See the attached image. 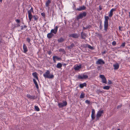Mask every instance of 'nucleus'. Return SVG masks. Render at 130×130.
Masks as SVG:
<instances>
[{"mask_svg":"<svg viewBox=\"0 0 130 130\" xmlns=\"http://www.w3.org/2000/svg\"><path fill=\"white\" fill-rule=\"evenodd\" d=\"M86 27L87 29H90L92 27V26L91 25H89L86 26Z\"/></svg>","mask_w":130,"mask_h":130,"instance_id":"nucleus-41","label":"nucleus"},{"mask_svg":"<svg viewBox=\"0 0 130 130\" xmlns=\"http://www.w3.org/2000/svg\"><path fill=\"white\" fill-rule=\"evenodd\" d=\"M51 2V1L50 0H48L45 3V6L47 7H48L50 3Z\"/></svg>","mask_w":130,"mask_h":130,"instance_id":"nucleus-25","label":"nucleus"},{"mask_svg":"<svg viewBox=\"0 0 130 130\" xmlns=\"http://www.w3.org/2000/svg\"><path fill=\"white\" fill-rule=\"evenodd\" d=\"M62 67V64L60 63H58L56 66V67L58 68H60Z\"/></svg>","mask_w":130,"mask_h":130,"instance_id":"nucleus-26","label":"nucleus"},{"mask_svg":"<svg viewBox=\"0 0 130 130\" xmlns=\"http://www.w3.org/2000/svg\"><path fill=\"white\" fill-rule=\"evenodd\" d=\"M20 26V25L19 24H17V27H18Z\"/></svg>","mask_w":130,"mask_h":130,"instance_id":"nucleus-49","label":"nucleus"},{"mask_svg":"<svg viewBox=\"0 0 130 130\" xmlns=\"http://www.w3.org/2000/svg\"><path fill=\"white\" fill-rule=\"evenodd\" d=\"M15 21L18 23H20V21L19 19H16L15 20Z\"/></svg>","mask_w":130,"mask_h":130,"instance_id":"nucleus-39","label":"nucleus"},{"mask_svg":"<svg viewBox=\"0 0 130 130\" xmlns=\"http://www.w3.org/2000/svg\"><path fill=\"white\" fill-rule=\"evenodd\" d=\"M109 17L108 16H105V20L104 22V30L106 31L108 27V22Z\"/></svg>","mask_w":130,"mask_h":130,"instance_id":"nucleus-2","label":"nucleus"},{"mask_svg":"<svg viewBox=\"0 0 130 130\" xmlns=\"http://www.w3.org/2000/svg\"><path fill=\"white\" fill-rule=\"evenodd\" d=\"M112 44L113 45H115L116 44V42L115 41H113L112 43Z\"/></svg>","mask_w":130,"mask_h":130,"instance_id":"nucleus-40","label":"nucleus"},{"mask_svg":"<svg viewBox=\"0 0 130 130\" xmlns=\"http://www.w3.org/2000/svg\"><path fill=\"white\" fill-rule=\"evenodd\" d=\"M104 91L103 90H101L100 89H98L96 91V93L98 94L100 93H104Z\"/></svg>","mask_w":130,"mask_h":130,"instance_id":"nucleus-24","label":"nucleus"},{"mask_svg":"<svg viewBox=\"0 0 130 130\" xmlns=\"http://www.w3.org/2000/svg\"><path fill=\"white\" fill-rule=\"evenodd\" d=\"M34 12V10L33 8L32 7H31V9L28 11V17L29 20H31L32 15L31 12Z\"/></svg>","mask_w":130,"mask_h":130,"instance_id":"nucleus-6","label":"nucleus"},{"mask_svg":"<svg viewBox=\"0 0 130 130\" xmlns=\"http://www.w3.org/2000/svg\"><path fill=\"white\" fill-rule=\"evenodd\" d=\"M102 25V21H101V22H100V25Z\"/></svg>","mask_w":130,"mask_h":130,"instance_id":"nucleus-52","label":"nucleus"},{"mask_svg":"<svg viewBox=\"0 0 130 130\" xmlns=\"http://www.w3.org/2000/svg\"><path fill=\"white\" fill-rule=\"evenodd\" d=\"M32 75L34 78H36L37 80H38V74L36 72H35L32 73Z\"/></svg>","mask_w":130,"mask_h":130,"instance_id":"nucleus-17","label":"nucleus"},{"mask_svg":"<svg viewBox=\"0 0 130 130\" xmlns=\"http://www.w3.org/2000/svg\"><path fill=\"white\" fill-rule=\"evenodd\" d=\"M85 94L83 93H82L80 96L79 98L80 99L83 98L85 97Z\"/></svg>","mask_w":130,"mask_h":130,"instance_id":"nucleus-30","label":"nucleus"},{"mask_svg":"<svg viewBox=\"0 0 130 130\" xmlns=\"http://www.w3.org/2000/svg\"><path fill=\"white\" fill-rule=\"evenodd\" d=\"M85 102L86 103H87V104H90V101H89L87 100H86V101Z\"/></svg>","mask_w":130,"mask_h":130,"instance_id":"nucleus-37","label":"nucleus"},{"mask_svg":"<svg viewBox=\"0 0 130 130\" xmlns=\"http://www.w3.org/2000/svg\"><path fill=\"white\" fill-rule=\"evenodd\" d=\"M41 15L44 18H45V14L44 12H42L41 13Z\"/></svg>","mask_w":130,"mask_h":130,"instance_id":"nucleus-38","label":"nucleus"},{"mask_svg":"<svg viewBox=\"0 0 130 130\" xmlns=\"http://www.w3.org/2000/svg\"><path fill=\"white\" fill-rule=\"evenodd\" d=\"M64 41V39L62 37L60 38L58 40V42H62Z\"/></svg>","mask_w":130,"mask_h":130,"instance_id":"nucleus-27","label":"nucleus"},{"mask_svg":"<svg viewBox=\"0 0 130 130\" xmlns=\"http://www.w3.org/2000/svg\"><path fill=\"white\" fill-rule=\"evenodd\" d=\"M64 65H66V64H64Z\"/></svg>","mask_w":130,"mask_h":130,"instance_id":"nucleus-58","label":"nucleus"},{"mask_svg":"<svg viewBox=\"0 0 130 130\" xmlns=\"http://www.w3.org/2000/svg\"><path fill=\"white\" fill-rule=\"evenodd\" d=\"M59 50V51H61L62 52H64V49H63L60 48Z\"/></svg>","mask_w":130,"mask_h":130,"instance_id":"nucleus-42","label":"nucleus"},{"mask_svg":"<svg viewBox=\"0 0 130 130\" xmlns=\"http://www.w3.org/2000/svg\"><path fill=\"white\" fill-rule=\"evenodd\" d=\"M82 67L81 65H77L74 67V69L75 70H78L80 69Z\"/></svg>","mask_w":130,"mask_h":130,"instance_id":"nucleus-22","label":"nucleus"},{"mask_svg":"<svg viewBox=\"0 0 130 130\" xmlns=\"http://www.w3.org/2000/svg\"><path fill=\"white\" fill-rule=\"evenodd\" d=\"M105 62L102 59H99L96 62V64H104Z\"/></svg>","mask_w":130,"mask_h":130,"instance_id":"nucleus-11","label":"nucleus"},{"mask_svg":"<svg viewBox=\"0 0 130 130\" xmlns=\"http://www.w3.org/2000/svg\"><path fill=\"white\" fill-rule=\"evenodd\" d=\"M113 67H114V69L115 70H117L119 68V65L118 63H116V64H113Z\"/></svg>","mask_w":130,"mask_h":130,"instance_id":"nucleus-21","label":"nucleus"},{"mask_svg":"<svg viewBox=\"0 0 130 130\" xmlns=\"http://www.w3.org/2000/svg\"><path fill=\"white\" fill-rule=\"evenodd\" d=\"M113 12L112 11L110 10V13L109 14V17H111L113 15Z\"/></svg>","mask_w":130,"mask_h":130,"instance_id":"nucleus-32","label":"nucleus"},{"mask_svg":"<svg viewBox=\"0 0 130 130\" xmlns=\"http://www.w3.org/2000/svg\"><path fill=\"white\" fill-rule=\"evenodd\" d=\"M87 86V84L86 83H84L83 84H79V87L80 88H82L84 87H86Z\"/></svg>","mask_w":130,"mask_h":130,"instance_id":"nucleus-23","label":"nucleus"},{"mask_svg":"<svg viewBox=\"0 0 130 130\" xmlns=\"http://www.w3.org/2000/svg\"><path fill=\"white\" fill-rule=\"evenodd\" d=\"M98 34V35H100V34Z\"/></svg>","mask_w":130,"mask_h":130,"instance_id":"nucleus-56","label":"nucleus"},{"mask_svg":"<svg viewBox=\"0 0 130 130\" xmlns=\"http://www.w3.org/2000/svg\"><path fill=\"white\" fill-rule=\"evenodd\" d=\"M95 113V110L94 109H92V114L91 115V118L92 120H94L95 118L94 115Z\"/></svg>","mask_w":130,"mask_h":130,"instance_id":"nucleus-15","label":"nucleus"},{"mask_svg":"<svg viewBox=\"0 0 130 130\" xmlns=\"http://www.w3.org/2000/svg\"><path fill=\"white\" fill-rule=\"evenodd\" d=\"M112 83L111 81L110 80H108V84H111Z\"/></svg>","mask_w":130,"mask_h":130,"instance_id":"nucleus-46","label":"nucleus"},{"mask_svg":"<svg viewBox=\"0 0 130 130\" xmlns=\"http://www.w3.org/2000/svg\"><path fill=\"white\" fill-rule=\"evenodd\" d=\"M87 29V28L86 27H83V30H85L86 29Z\"/></svg>","mask_w":130,"mask_h":130,"instance_id":"nucleus-50","label":"nucleus"},{"mask_svg":"<svg viewBox=\"0 0 130 130\" xmlns=\"http://www.w3.org/2000/svg\"><path fill=\"white\" fill-rule=\"evenodd\" d=\"M117 130H120V129H118Z\"/></svg>","mask_w":130,"mask_h":130,"instance_id":"nucleus-55","label":"nucleus"},{"mask_svg":"<svg viewBox=\"0 0 130 130\" xmlns=\"http://www.w3.org/2000/svg\"><path fill=\"white\" fill-rule=\"evenodd\" d=\"M122 28V27H121V26H119V29L120 30H121V31H122V30L121 29V28Z\"/></svg>","mask_w":130,"mask_h":130,"instance_id":"nucleus-48","label":"nucleus"},{"mask_svg":"<svg viewBox=\"0 0 130 130\" xmlns=\"http://www.w3.org/2000/svg\"><path fill=\"white\" fill-rule=\"evenodd\" d=\"M87 15V12L84 11L82 13H80L77 16L76 19L78 20L80 19H82L83 17H85Z\"/></svg>","mask_w":130,"mask_h":130,"instance_id":"nucleus-4","label":"nucleus"},{"mask_svg":"<svg viewBox=\"0 0 130 130\" xmlns=\"http://www.w3.org/2000/svg\"><path fill=\"white\" fill-rule=\"evenodd\" d=\"M74 46V44L73 43H72L71 44V45H69L68 46V48L69 49H71V48H72V47H73Z\"/></svg>","mask_w":130,"mask_h":130,"instance_id":"nucleus-29","label":"nucleus"},{"mask_svg":"<svg viewBox=\"0 0 130 130\" xmlns=\"http://www.w3.org/2000/svg\"><path fill=\"white\" fill-rule=\"evenodd\" d=\"M116 10V8H112L110 10V11H112L113 12V11H115Z\"/></svg>","mask_w":130,"mask_h":130,"instance_id":"nucleus-45","label":"nucleus"},{"mask_svg":"<svg viewBox=\"0 0 130 130\" xmlns=\"http://www.w3.org/2000/svg\"><path fill=\"white\" fill-rule=\"evenodd\" d=\"M21 27H22V28H21V30H23L24 28H26L27 27V26L26 25H24V26H21Z\"/></svg>","mask_w":130,"mask_h":130,"instance_id":"nucleus-35","label":"nucleus"},{"mask_svg":"<svg viewBox=\"0 0 130 130\" xmlns=\"http://www.w3.org/2000/svg\"><path fill=\"white\" fill-rule=\"evenodd\" d=\"M67 104V102L66 101H64L63 103H60L58 104V106L59 108H62L66 106Z\"/></svg>","mask_w":130,"mask_h":130,"instance_id":"nucleus-9","label":"nucleus"},{"mask_svg":"<svg viewBox=\"0 0 130 130\" xmlns=\"http://www.w3.org/2000/svg\"><path fill=\"white\" fill-rule=\"evenodd\" d=\"M53 60L54 61V62L55 63L56 62V59L57 60H59L60 59V58L58 57L57 56H54L53 57Z\"/></svg>","mask_w":130,"mask_h":130,"instance_id":"nucleus-19","label":"nucleus"},{"mask_svg":"<svg viewBox=\"0 0 130 130\" xmlns=\"http://www.w3.org/2000/svg\"><path fill=\"white\" fill-rule=\"evenodd\" d=\"M103 110H100L98 111L96 115V121L99 119L100 117L101 116L102 114L103 113Z\"/></svg>","mask_w":130,"mask_h":130,"instance_id":"nucleus-5","label":"nucleus"},{"mask_svg":"<svg viewBox=\"0 0 130 130\" xmlns=\"http://www.w3.org/2000/svg\"><path fill=\"white\" fill-rule=\"evenodd\" d=\"M33 82H34V84H35V85L37 89H39V87L38 85V84L37 81H36V80L34 78L33 79Z\"/></svg>","mask_w":130,"mask_h":130,"instance_id":"nucleus-20","label":"nucleus"},{"mask_svg":"<svg viewBox=\"0 0 130 130\" xmlns=\"http://www.w3.org/2000/svg\"><path fill=\"white\" fill-rule=\"evenodd\" d=\"M110 88V86H105L103 87V88L105 90H108Z\"/></svg>","mask_w":130,"mask_h":130,"instance_id":"nucleus-28","label":"nucleus"},{"mask_svg":"<svg viewBox=\"0 0 130 130\" xmlns=\"http://www.w3.org/2000/svg\"><path fill=\"white\" fill-rule=\"evenodd\" d=\"M24 53H26L28 51V49L24 43L23 45Z\"/></svg>","mask_w":130,"mask_h":130,"instance_id":"nucleus-18","label":"nucleus"},{"mask_svg":"<svg viewBox=\"0 0 130 130\" xmlns=\"http://www.w3.org/2000/svg\"><path fill=\"white\" fill-rule=\"evenodd\" d=\"M99 77L102 79V83L105 84H107V82L106 79L104 75H100Z\"/></svg>","mask_w":130,"mask_h":130,"instance_id":"nucleus-7","label":"nucleus"},{"mask_svg":"<svg viewBox=\"0 0 130 130\" xmlns=\"http://www.w3.org/2000/svg\"><path fill=\"white\" fill-rule=\"evenodd\" d=\"M81 37L82 39H85L87 37V34L82 31L81 34Z\"/></svg>","mask_w":130,"mask_h":130,"instance_id":"nucleus-16","label":"nucleus"},{"mask_svg":"<svg viewBox=\"0 0 130 130\" xmlns=\"http://www.w3.org/2000/svg\"><path fill=\"white\" fill-rule=\"evenodd\" d=\"M86 8V7L83 6H82L79 7L76 10L78 11H81L85 10Z\"/></svg>","mask_w":130,"mask_h":130,"instance_id":"nucleus-13","label":"nucleus"},{"mask_svg":"<svg viewBox=\"0 0 130 130\" xmlns=\"http://www.w3.org/2000/svg\"><path fill=\"white\" fill-rule=\"evenodd\" d=\"M78 78L79 79H86L88 78V75L83 74V75H78Z\"/></svg>","mask_w":130,"mask_h":130,"instance_id":"nucleus-8","label":"nucleus"},{"mask_svg":"<svg viewBox=\"0 0 130 130\" xmlns=\"http://www.w3.org/2000/svg\"><path fill=\"white\" fill-rule=\"evenodd\" d=\"M69 36L75 38H78V35L77 34L74 33L71 34Z\"/></svg>","mask_w":130,"mask_h":130,"instance_id":"nucleus-14","label":"nucleus"},{"mask_svg":"<svg viewBox=\"0 0 130 130\" xmlns=\"http://www.w3.org/2000/svg\"><path fill=\"white\" fill-rule=\"evenodd\" d=\"M2 0H0V2H2Z\"/></svg>","mask_w":130,"mask_h":130,"instance_id":"nucleus-54","label":"nucleus"},{"mask_svg":"<svg viewBox=\"0 0 130 130\" xmlns=\"http://www.w3.org/2000/svg\"><path fill=\"white\" fill-rule=\"evenodd\" d=\"M30 39L29 37H28L26 38V41L28 42V43L30 44L31 45V44L30 43Z\"/></svg>","mask_w":130,"mask_h":130,"instance_id":"nucleus-31","label":"nucleus"},{"mask_svg":"<svg viewBox=\"0 0 130 130\" xmlns=\"http://www.w3.org/2000/svg\"><path fill=\"white\" fill-rule=\"evenodd\" d=\"M58 26H56L54 29H52L51 31V32L48 33L47 35V37L48 39H51L54 36V35L53 33L56 34L57 32Z\"/></svg>","mask_w":130,"mask_h":130,"instance_id":"nucleus-1","label":"nucleus"},{"mask_svg":"<svg viewBox=\"0 0 130 130\" xmlns=\"http://www.w3.org/2000/svg\"><path fill=\"white\" fill-rule=\"evenodd\" d=\"M35 108L36 111H39L40 110V109L38 106H35Z\"/></svg>","mask_w":130,"mask_h":130,"instance_id":"nucleus-33","label":"nucleus"},{"mask_svg":"<svg viewBox=\"0 0 130 130\" xmlns=\"http://www.w3.org/2000/svg\"><path fill=\"white\" fill-rule=\"evenodd\" d=\"M106 53V52L105 51L103 52V53H102L103 54H105Z\"/></svg>","mask_w":130,"mask_h":130,"instance_id":"nucleus-53","label":"nucleus"},{"mask_svg":"<svg viewBox=\"0 0 130 130\" xmlns=\"http://www.w3.org/2000/svg\"><path fill=\"white\" fill-rule=\"evenodd\" d=\"M99 9L100 10H101L102 9V8L100 7V6H99Z\"/></svg>","mask_w":130,"mask_h":130,"instance_id":"nucleus-51","label":"nucleus"},{"mask_svg":"<svg viewBox=\"0 0 130 130\" xmlns=\"http://www.w3.org/2000/svg\"><path fill=\"white\" fill-rule=\"evenodd\" d=\"M99 28L100 30H102L103 28V26L102 25H100Z\"/></svg>","mask_w":130,"mask_h":130,"instance_id":"nucleus-43","label":"nucleus"},{"mask_svg":"<svg viewBox=\"0 0 130 130\" xmlns=\"http://www.w3.org/2000/svg\"><path fill=\"white\" fill-rule=\"evenodd\" d=\"M125 42H124L123 43H122V44L120 46V47H124L125 46Z\"/></svg>","mask_w":130,"mask_h":130,"instance_id":"nucleus-36","label":"nucleus"},{"mask_svg":"<svg viewBox=\"0 0 130 130\" xmlns=\"http://www.w3.org/2000/svg\"><path fill=\"white\" fill-rule=\"evenodd\" d=\"M27 97L29 99L33 100H35L36 98L35 95H31L29 94H27Z\"/></svg>","mask_w":130,"mask_h":130,"instance_id":"nucleus-12","label":"nucleus"},{"mask_svg":"<svg viewBox=\"0 0 130 130\" xmlns=\"http://www.w3.org/2000/svg\"><path fill=\"white\" fill-rule=\"evenodd\" d=\"M48 54L49 55H50L52 53V52L51 51H49L48 52H47Z\"/></svg>","mask_w":130,"mask_h":130,"instance_id":"nucleus-44","label":"nucleus"},{"mask_svg":"<svg viewBox=\"0 0 130 130\" xmlns=\"http://www.w3.org/2000/svg\"><path fill=\"white\" fill-rule=\"evenodd\" d=\"M43 76L45 78L52 79L54 77V75L53 74H50V70H48L43 74Z\"/></svg>","mask_w":130,"mask_h":130,"instance_id":"nucleus-3","label":"nucleus"},{"mask_svg":"<svg viewBox=\"0 0 130 130\" xmlns=\"http://www.w3.org/2000/svg\"><path fill=\"white\" fill-rule=\"evenodd\" d=\"M33 18L34 19V20L36 21H37L39 19V17L37 15H32L31 17V20H29V21L28 22L29 23L31 21L32 19Z\"/></svg>","mask_w":130,"mask_h":130,"instance_id":"nucleus-10","label":"nucleus"},{"mask_svg":"<svg viewBox=\"0 0 130 130\" xmlns=\"http://www.w3.org/2000/svg\"><path fill=\"white\" fill-rule=\"evenodd\" d=\"M87 47L89 49L92 50L93 49V48L90 45L88 44H87Z\"/></svg>","mask_w":130,"mask_h":130,"instance_id":"nucleus-34","label":"nucleus"},{"mask_svg":"<svg viewBox=\"0 0 130 130\" xmlns=\"http://www.w3.org/2000/svg\"><path fill=\"white\" fill-rule=\"evenodd\" d=\"M129 16H130V12H129Z\"/></svg>","mask_w":130,"mask_h":130,"instance_id":"nucleus-57","label":"nucleus"},{"mask_svg":"<svg viewBox=\"0 0 130 130\" xmlns=\"http://www.w3.org/2000/svg\"><path fill=\"white\" fill-rule=\"evenodd\" d=\"M121 107V105H118L117 106V108L118 109H119V108H120Z\"/></svg>","mask_w":130,"mask_h":130,"instance_id":"nucleus-47","label":"nucleus"}]
</instances>
